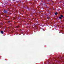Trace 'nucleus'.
I'll return each instance as SVG.
<instances>
[{
    "label": "nucleus",
    "mask_w": 64,
    "mask_h": 64,
    "mask_svg": "<svg viewBox=\"0 0 64 64\" xmlns=\"http://www.w3.org/2000/svg\"><path fill=\"white\" fill-rule=\"evenodd\" d=\"M0 32L1 33H2V34H3V32L1 31H0Z\"/></svg>",
    "instance_id": "7ed1b4c3"
},
{
    "label": "nucleus",
    "mask_w": 64,
    "mask_h": 64,
    "mask_svg": "<svg viewBox=\"0 0 64 64\" xmlns=\"http://www.w3.org/2000/svg\"><path fill=\"white\" fill-rule=\"evenodd\" d=\"M23 35H24V34H23Z\"/></svg>",
    "instance_id": "f8f14e48"
},
{
    "label": "nucleus",
    "mask_w": 64,
    "mask_h": 64,
    "mask_svg": "<svg viewBox=\"0 0 64 64\" xmlns=\"http://www.w3.org/2000/svg\"><path fill=\"white\" fill-rule=\"evenodd\" d=\"M54 61H56V59H54Z\"/></svg>",
    "instance_id": "0eeeda50"
},
{
    "label": "nucleus",
    "mask_w": 64,
    "mask_h": 64,
    "mask_svg": "<svg viewBox=\"0 0 64 64\" xmlns=\"http://www.w3.org/2000/svg\"><path fill=\"white\" fill-rule=\"evenodd\" d=\"M52 4H54V3H54V2H52Z\"/></svg>",
    "instance_id": "6e6552de"
},
{
    "label": "nucleus",
    "mask_w": 64,
    "mask_h": 64,
    "mask_svg": "<svg viewBox=\"0 0 64 64\" xmlns=\"http://www.w3.org/2000/svg\"><path fill=\"white\" fill-rule=\"evenodd\" d=\"M20 31H21V30H20Z\"/></svg>",
    "instance_id": "9b49d317"
},
{
    "label": "nucleus",
    "mask_w": 64,
    "mask_h": 64,
    "mask_svg": "<svg viewBox=\"0 0 64 64\" xmlns=\"http://www.w3.org/2000/svg\"><path fill=\"white\" fill-rule=\"evenodd\" d=\"M60 17H63V15H61L60 16Z\"/></svg>",
    "instance_id": "39448f33"
},
{
    "label": "nucleus",
    "mask_w": 64,
    "mask_h": 64,
    "mask_svg": "<svg viewBox=\"0 0 64 64\" xmlns=\"http://www.w3.org/2000/svg\"><path fill=\"white\" fill-rule=\"evenodd\" d=\"M4 13H8V12H7V11L6 10H4Z\"/></svg>",
    "instance_id": "f257e3e1"
},
{
    "label": "nucleus",
    "mask_w": 64,
    "mask_h": 64,
    "mask_svg": "<svg viewBox=\"0 0 64 64\" xmlns=\"http://www.w3.org/2000/svg\"><path fill=\"white\" fill-rule=\"evenodd\" d=\"M8 23H10V21H8Z\"/></svg>",
    "instance_id": "9d476101"
},
{
    "label": "nucleus",
    "mask_w": 64,
    "mask_h": 64,
    "mask_svg": "<svg viewBox=\"0 0 64 64\" xmlns=\"http://www.w3.org/2000/svg\"><path fill=\"white\" fill-rule=\"evenodd\" d=\"M59 19H62V17H59Z\"/></svg>",
    "instance_id": "423d86ee"
},
{
    "label": "nucleus",
    "mask_w": 64,
    "mask_h": 64,
    "mask_svg": "<svg viewBox=\"0 0 64 64\" xmlns=\"http://www.w3.org/2000/svg\"><path fill=\"white\" fill-rule=\"evenodd\" d=\"M49 63H50V64H53V63H51V62H50L49 61H48V64H49Z\"/></svg>",
    "instance_id": "f03ea898"
},
{
    "label": "nucleus",
    "mask_w": 64,
    "mask_h": 64,
    "mask_svg": "<svg viewBox=\"0 0 64 64\" xmlns=\"http://www.w3.org/2000/svg\"><path fill=\"white\" fill-rule=\"evenodd\" d=\"M55 15H57V14H58V13H57V12H56L55 13Z\"/></svg>",
    "instance_id": "20e7f679"
},
{
    "label": "nucleus",
    "mask_w": 64,
    "mask_h": 64,
    "mask_svg": "<svg viewBox=\"0 0 64 64\" xmlns=\"http://www.w3.org/2000/svg\"><path fill=\"white\" fill-rule=\"evenodd\" d=\"M43 31H45V30H44V29H43Z\"/></svg>",
    "instance_id": "1a4fd4ad"
}]
</instances>
